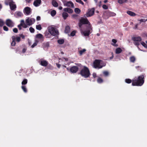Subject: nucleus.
<instances>
[{
    "label": "nucleus",
    "instance_id": "ea45409f",
    "mask_svg": "<svg viewBox=\"0 0 147 147\" xmlns=\"http://www.w3.org/2000/svg\"><path fill=\"white\" fill-rule=\"evenodd\" d=\"M22 88L24 92H27V89H26V87L25 86H22Z\"/></svg>",
    "mask_w": 147,
    "mask_h": 147
},
{
    "label": "nucleus",
    "instance_id": "49530a36",
    "mask_svg": "<svg viewBox=\"0 0 147 147\" xmlns=\"http://www.w3.org/2000/svg\"><path fill=\"white\" fill-rule=\"evenodd\" d=\"M16 39L18 42H19L20 41V37H16Z\"/></svg>",
    "mask_w": 147,
    "mask_h": 147
},
{
    "label": "nucleus",
    "instance_id": "2f4dec72",
    "mask_svg": "<svg viewBox=\"0 0 147 147\" xmlns=\"http://www.w3.org/2000/svg\"><path fill=\"white\" fill-rule=\"evenodd\" d=\"M75 12L77 13H79L80 12V10L78 8H76L74 9Z\"/></svg>",
    "mask_w": 147,
    "mask_h": 147
},
{
    "label": "nucleus",
    "instance_id": "4c0bfd02",
    "mask_svg": "<svg viewBox=\"0 0 147 147\" xmlns=\"http://www.w3.org/2000/svg\"><path fill=\"white\" fill-rule=\"evenodd\" d=\"M4 22L2 20H0V26L2 27L4 24Z\"/></svg>",
    "mask_w": 147,
    "mask_h": 147
},
{
    "label": "nucleus",
    "instance_id": "79ce46f5",
    "mask_svg": "<svg viewBox=\"0 0 147 147\" xmlns=\"http://www.w3.org/2000/svg\"><path fill=\"white\" fill-rule=\"evenodd\" d=\"M141 45L144 47L147 48V45L143 42H141Z\"/></svg>",
    "mask_w": 147,
    "mask_h": 147
},
{
    "label": "nucleus",
    "instance_id": "a19ab883",
    "mask_svg": "<svg viewBox=\"0 0 147 147\" xmlns=\"http://www.w3.org/2000/svg\"><path fill=\"white\" fill-rule=\"evenodd\" d=\"M125 82L127 83H130L131 82V80L129 79H127L125 80Z\"/></svg>",
    "mask_w": 147,
    "mask_h": 147
},
{
    "label": "nucleus",
    "instance_id": "6e6552de",
    "mask_svg": "<svg viewBox=\"0 0 147 147\" xmlns=\"http://www.w3.org/2000/svg\"><path fill=\"white\" fill-rule=\"evenodd\" d=\"M6 25L8 27H12L14 26V22L10 19L6 20L5 22Z\"/></svg>",
    "mask_w": 147,
    "mask_h": 147
},
{
    "label": "nucleus",
    "instance_id": "338daca9",
    "mask_svg": "<svg viewBox=\"0 0 147 147\" xmlns=\"http://www.w3.org/2000/svg\"><path fill=\"white\" fill-rule=\"evenodd\" d=\"M108 1L107 0H105L104 1V2L105 3H106Z\"/></svg>",
    "mask_w": 147,
    "mask_h": 147
},
{
    "label": "nucleus",
    "instance_id": "2eb2a0df",
    "mask_svg": "<svg viewBox=\"0 0 147 147\" xmlns=\"http://www.w3.org/2000/svg\"><path fill=\"white\" fill-rule=\"evenodd\" d=\"M63 10L64 11L70 13H71L73 12V10L69 8H65Z\"/></svg>",
    "mask_w": 147,
    "mask_h": 147
},
{
    "label": "nucleus",
    "instance_id": "8fccbe9b",
    "mask_svg": "<svg viewBox=\"0 0 147 147\" xmlns=\"http://www.w3.org/2000/svg\"><path fill=\"white\" fill-rule=\"evenodd\" d=\"M13 31L14 32L16 33L18 32V29H17V28H15L13 29Z\"/></svg>",
    "mask_w": 147,
    "mask_h": 147
},
{
    "label": "nucleus",
    "instance_id": "69168bd1",
    "mask_svg": "<svg viewBox=\"0 0 147 147\" xmlns=\"http://www.w3.org/2000/svg\"><path fill=\"white\" fill-rule=\"evenodd\" d=\"M127 0H123V2L124 3L126 2Z\"/></svg>",
    "mask_w": 147,
    "mask_h": 147
},
{
    "label": "nucleus",
    "instance_id": "f3484780",
    "mask_svg": "<svg viewBox=\"0 0 147 147\" xmlns=\"http://www.w3.org/2000/svg\"><path fill=\"white\" fill-rule=\"evenodd\" d=\"M20 24L24 28H26L27 27V25L25 24L24 21V20H22L21 21Z\"/></svg>",
    "mask_w": 147,
    "mask_h": 147
},
{
    "label": "nucleus",
    "instance_id": "0eeeda50",
    "mask_svg": "<svg viewBox=\"0 0 147 147\" xmlns=\"http://www.w3.org/2000/svg\"><path fill=\"white\" fill-rule=\"evenodd\" d=\"M132 40L134 41V44L135 45L138 46L140 44V42L141 41L142 39L140 37H133Z\"/></svg>",
    "mask_w": 147,
    "mask_h": 147
},
{
    "label": "nucleus",
    "instance_id": "aec40b11",
    "mask_svg": "<svg viewBox=\"0 0 147 147\" xmlns=\"http://www.w3.org/2000/svg\"><path fill=\"white\" fill-rule=\"evenodd\" d=\"M127 13L128 14H129L130 16H134L136 15V14L135 13L130 11H128L127 12Z\"/></svg>",
    "mask_w": 147,
    "mask_h": 147
},
{
    "label": "nucleus",
    "instance_id": "f704fd0d",
    "mask_svg": "<svg viewBox=\"0 0 147 147\" xmlns=\"http://www.w3.org/2000/svg\"><path fill=\"white\" fill-rule=\"evenodd\" d=\"M36 29L38 30H40L42 29V27L40 24L37 25L36 26Z\"/></svg>",
    "mask_w": 147,
    "mask_h": 147
},
{
    "label": "nucleus",
    "instance_id": "c9c22d12",
    "mask_svg": "<svg viewBox=\"0 0 147 147\" xmlns=\"http://www.w3.org/2000/svg\"><path fill=\"white\" fill-rule=\"evenodd\" d=\"M64 42V40L63 39H60L58 40V42L60 44H62Z\"/></svg>",
    "mask_w": 147,
    "mask_h": 147
},
{
    "label": "nucleus",
    "instance_id": "7ed1b4c3",
    "mask_svg": "<svg viewBox=\"0 0 147 147\" xmlns=\"http://www.w3.org/2000/svg\"><path fill=\"white\" fill-rule=\"evenodd\" d=\"M105 65L106 64L100 60H96L93 63V67L95 68L100 69Z\"/></svg>",
    "mask_w": 147,
    "mask_h": 147
},
{
    "label": "nucleus",
    "instance_id": "e433bc0d",
    "mask_svg": "<svg viewBox=\"0 0 147 147\" xmlns=\"http://www.w3.org/2000/svg\"><path fill=\"white\" fill-rule=\"evenodd\" d=\"M27 83V80L26 79H24L22 83V85L26 84Z\"/></svg>",
    "mask_w": 147,
    "mask_h": 147
},
{
    "label": "nucleus",
    "instance_id": "423d86ee",
    "mask_svg": "<svg viewBox=\"0 0 147 147\" xmlns=\"http://www.w3.org/2000/svg\"><path fill=\"white\" fill-rule=\"evenodd\" d=\"M35 22L34 19L28 17L25 20V22L27 26H30L34 24Z\"/></svg>",
    "mask_w": 147,
    "mask_h": 147
},
{
    "label": "nucleus",
    "instance_id": "c756f323",
    "mask_svg": "<svg viewBox=\"0 0 147 147\" xmlns=\"http://www.w3.org/2000/svg\"><path fill=\"white\" fill-rule=\"evenodd\" d=\"M38 41L37 40H36L35 41V42L33 44V45L31 46V47L32 48H33L35 46L37 45L38 43Z\"/></svg>",
    "mask_w": 147,
    "mask_h": 147
},
{
    "label": "nucleus",
    "instance_id": "393cba45",
    "mask_svg": "<svg viewBox=\"0 0 147 147\" xmlns=\"http://www.w3.org/2000/svg\"><path fill=\"white\" fill-rule=\"evenodd\" d=\"M36 38L40 39H43V36L41 34H39L36 35Z\"/></svg>",
    "mask_w": 147,
    "mask_h": 147
},
{
    "label": "nucleus",
    "instance_id": "f257e3e1",
    "mask_svg": "<svg viewBox=\"0 0 147 147\" xmlns=\"http://www.w3.org/2000/svg\"><path fill=\"white\" fill-rule=\"evenodd\" d=\"M83 24H88V26L87 30L83 31L81 30L82 34L84 36H88L92 30L91 26L88 19L86 18H82L80 21L79 26L81 28Z\"/></svg>",
    "mask_w": 147,
    "mask_h": 147
},
{
    "label": "nucleus",
    "instance_id": "f03ea898",
    "mask_svg": "<svg viewBox=\"0 0 147 147\" xmlns=\"http://www.w3.org/2000/svg\"><path fill=\"white\" fill-rule=\"evenodd\" d=\"M144 76H141L138 77V80H132V85L134 86H141L144 82Z\"/></svg>",
    "mask_w": 147,
    "mask_h": 147
},
{
    "label": "nucleus",
    "instance_id": "09e8293b",
    "mask_svg": "<svg viewBox=\"0 0 147 147\" xmlns=\"http://www.w3.org/2000/svg\"><path fill=\"white\" fill-rule=\"evenodd\" d=\"M102 8L105 9H107L108 8V7L105 5H103L102 6Z\"/></svg>",
    "mask_w": 147,
    "mask_h": 147
},
{
    "label": "nucleus",
    "instance_id": "a18cd8bd",
    "mask_svg": "<svg viewBox=\"0 0 147 147\" xmlns=\"http://www.w3.org/2000/svg\"><path fill=\"white\" fill-rule=\"evenodd\" d=\"M3 29L5 31H8V28L6 26H4L3 27Z\"/></svg>",
    "mask_w": 147,
    "mask_h": 147
},
{
    "label": "nucleus",
    "instance_id": "4be33fe9",
    "mask_svg": "<svg viewBox=\"0 0 147 147\" xmlns=\"http://www.w3.org/2000/svg\"><path fill=\"white\" fill-rule=\"evenodd\" d=\"M12 41L11 43V45L12 46H14L16 44L15 41L16 39V37L14 36H12Z\"/></svg>",
    "mask_w": 147,
    "mask_h": 147
},
{
    "label": "nucleus",
    "instance_id": "a878e982",
    "mask_svg": "<svg viewBox=\"0 0 147 147\" xmlns=\"http://www.w3.org/2000/svg\"><path fill=\"white\" fill-rule=\"evenodd\" d=\"M86 50L85 49H83L82 50L79 51V53L80 55H82L85 53Z\"/></svg>",
    "mask_w": 147,
    "mask_h": 147
},
{
    "label": "nucleus",
    "instance_id": "412c9836",
    "mask_svg": "<svg viewBox=\"0 0 147 147\" xmlns=\"http://www.w3.org/2000/svg\"><path fill=\"white\" fill-rule=\"evenodd\" d=\"M122 51L121 49L119 48H117L115 50V53L116 54H118L121 53Z\"/></svg>",
    "mask_w": 147,
    "mask_h": 147
},
{
    "label": "nucleus",
    "instance_id": "4d7b16f0",
    "mask_svg": "<svg viewBox=\"0 0 147 147\" xmlns=\"http://www.w3.org/2000/svg\"><path fill=\"white\" fill-rule=\"evenodd\" d=\"M20 36L23 39H24L25 38V36L23 34H21L20 35Z\"/></svg>",
    "mask_w": 147,
    "mask_h": 147
},
{
    "label": "nucleus",
    "instance_id": "cd10ccee",
    "mask_svg": "<svg viewBox=\"0 0 147 147\" xmlns=\"http://www.w3.org/2000/svg\"><path fill=\"white\" fill-rule=\"evenodd\" d=\"M68 14L66 12H63L62 14V16L64 19H65L68 16Z\"/></svg>",
    "mask_w": 147,
    "mask_h": 147
},
{
    "label": "nucleus",
    "instance_id": "603ef678",
    "mask_svg": "<svg viewBox=\"0 0 147 147\" xmlns=\"http://www.w3.org/2000/svg\"><path fill=\"white\" fill-rule=\"evenodd\" d=\"M141 22H145L146 21V20L144 19H141L139 20Z\"/></svg>",
    "mask_w": 147,
    "mask_h": 147
},
{
    "label": "nucleus",
    "instance_id": "f8f14e48",
    "mask_svg": "<svg viewBox=\"0 0 147 147\" xmlns=\"http://www.w3.org/2000/svg\"><path fill=\"white\" fill-rule=\"evenodd\" d=\"M70 71L73 73H76L78 70V68L76 66H73L70 69Z\"/></svg>",
    "mask_w": 147,
    "mask_h": 147
},
{
    "label": "nucleus",
    "instance_id": "0e129e2a",
    "mask_svg": "<svg viewBox=\"0 0 147 147\" xmlns=\"http://www.w3.org/2000/svg\"><path fill=\"white\" fill-rule=\"evenodd\" d=\"M59 10H61L62 9V7H59Z\"/></svg>",
    "mask_w": 147,
    "mask_h": 147
},
{
    "label": "nucleus",
    "instance_id": "3c124183",
    "mask_svg": "<svg viewBox=\"0 0 147 147\" xmlns=\"http://www.w3.org/2000/svg\"><path fill=\"white\" fill-rule=\"evenodd\" d=\"M103 74L105 76H107L109 74V73L108 71H105L103 72Z\"/></svg>",
    "mask_w": 147,
    "mask_h": 147
},
{
    "label": "nucleus",
    "instance_id": "7c9ffc66",
    "mask_svg": "<svg viewBox=\"0 0 147 147\" xmlns=\"http://www.w3.org/2000/svg\"><path fill=\"white\" fill-rule=\"evenodd\" d=\"M136 60L134 56H132L130 58V60L131 62H134Z\"/></svg>",
    "mask_w": 147,
    "mask_h": 147
},
{
    "label": "nucleus",
    "instance_id": "13d9d810",
    "mask_svg": "<svg viewBox=\"0 0 147 147\" xmlns=\"http://www.w3.org/2000/svg\"><path fill=\"white\" fill-rule=\"evenodd\" d=\"M40 17L39 16H37L36 18V20H40Z\"/></svg>",
    "mask_w": 147,
    "mask_h": 147
},
{
    "label": "nucleus",
    "instance_id": "6e6d98bb",
    "mask_svg": "<svg viewBox=\"0 0 147 147\" xmlns=\"http://www.w3.org/2000/svg\"><path fill=\"white\" fill-rule=\"evenodd\" d=\"M92 75H93V77L94 78H95V77H96V73H94L93 74H92Z\"/></svg>",
    "mask_w": 147,
    "mask_h": 147
},
{
    "label": "nucleus",
    "instance_id": "20e7f679",
    "mask_svg": "<svg viewBox=\"0 0 147 147\" xmlns=\"http://www.w3.org/2000/svg\"><path fill=\"white\" fill-rule=\"evenodd\" d=\"M80 74L81 75L85 78H88L90 75V71L88 67L84 66L82 69Z\"/></svg>",
    "mask_w": 147,
    "mask_h": 147
},
{
    "label": "nucleus",
    "instance_id": "9b49d317",
    "mask_svg": "<svg viewBox=\"0 0 147 147\" xmlns=\"http://www.w3.org/2000/svg\"><path fill=\"white\" fill-rule=\"evenodd\" d=\"M24 13L27 15H29L31 13L30 8L28 7H25L24 10Z\"/></svg>",
    "mask_w": 147,
    "mask_h": 147
},
{
    "label": "nucleus",
    "instance_id": "e2e57ef3",
    "mask_svg": "<svg viewBox=\"0 0 147 147\" xmlns=\"http://www.w3.org/2000/svg\"><path fill=\"white\" fill-rule=\"evenodd\" d=\"M138 24H136L135 26L134 27V29H136L137 28H138Z\"/></svg>",
    "mask_w": 147,
    "mask_h": 147
},
{
    "label": "nucleus",
    "instance_id": "052dcab7",
    "mask_svg": "<svg viewBox=\"0 0 147 147\" xmlns=\"http://www.w3.org/2000/svg\"><path fill=\"white\" fill-rule=\"evenodd\" d=\"M112 56L109 57V59H112L113 57V53H112Z\"/></svg>",
    "mask_w": 147,
    "mask_h": 147
},
{
    "label": "nucleus",
    "instance_id": "a211bd4d",
    "mask_svg": "<svg viewBox=\"0 0 147 147\" xmlns=\"http://www.w3.org/2000/svg\"><path fill=\"white\" fill-rule=\"evenodd\" d=\"M112 42L111 43L112 45L114 46L115 47H117L118 46V45L116 44V43L117 42V41L116 39H113L112 40Z\"/></svg>",
    "mask_w": 147,
    "mask_h": 147
},
{
    "label": "nucleus",
    "instance_id": "58836bf2",
    "mask_svg": "<svg viewBox=\"0 0 147 147\" xmlns=\"http://www.w3.org/2000/svg\"><path fill=\"white\" fill-rule=\"evenodd\" d=\"M97 81L98 83H101L103 82V80L100 78H98Z\"/></svg>",
    "mask_w": 147,
    "mask_h": 147
},
{
    "label": "nucleus",
    "instance_id": "39448f33",
    "mask_svg": "<svg viewBox=\"0 0 147 147\" xmlns=\"http://www.w3.org/2000/svg\"><path fill=\"white\" fill-rule=\"evenodd\" d=\"M48 32L53 36H55L58 34V32L57 30L53 26H50L47 28Z\"/></svg>",
    "mask_w": 147,
    "mask_h": 147
},
{
    "label": "nucleus",
    "instance_id": "de8ad7c7",
    "mask_svg": "<svg viewBox=\"0 0 147 147\" xmlns=\"http://www.w3.org/2000/svg\"><path fill=\"white\" fill-rule=\"evenodd\" d=\"M76 34L75 31H73L71 33V35L72 36H74Z\"/></svg>",
    "mask_w": 147,
    "mask_h": 147
},
{
    "label": "nucleus",
    "instance_id": "5fc2aeb1",
    "mask_svg": "<svg viewBox=\"0 0 147 147\" xmlns=\"http://www.w3.org/2000/svg\"><path fill=\"white\" fill-rule=\"evenodd\" d=\"M18 26L20 30L21 29V26H22L21 25V24H20V25H18Z\"/></svg>",
    "mask_w": 147,
    "mask_h": 147
},
{
    "label": "nucleus",
    "instance_id": "dca6fc26",
    "mask_svg": "<svg viewBox=\"0 0 147 147\" xmlns=\"http://www.w3.org/2000/svg\"><path fill=\"white\" fill-rule=\"evenodd\" d=\"M9 6L10 9L12 10H13L16 8V5L14 2L10 4Z\"/></svg>",
    "mask_w": 147,
    "mask_h": 147
},
{
    "label": "nucleus",
    "instance_id": "473e14b6",
    "mask_svg": "<svg viewBox=\"0 0 147 147\" xmlns=\"http://www.w3.org/2000/svg\"><path fill=\"white\" fill-rule=\"evenodd\" d=\"M108 15L110 16H115L116 14L114 12H109Z\"/></svg>",
    "mask_w": 147,
    "mask_h": 147
},
{
    "label": "nucleus",
    "instance_id": "680f3d73",
    "mask_svg": "<svg viewBox=\"0 0 147 147\" xmlns=\"http://www.w3.org/2000/svg\"><path fill=\"white\" fill-rule=\"evenodd\" d=\"M26 49H24L22 50V52L23 53H24L26 52Z\"/></svg>",
    "mask_w": 147,
    "mask_h": 147
},
{
    "label": "nucleus",
    "instance_id": "c85d7f7f",
    "mask_svg": "<svg viewBox=\"0 0 147 147\" xmlns=\"http://www.w3.org/2000/svg\"><path fill=\"white\" fill-rule=\"evenodd\" d=\"M69 27L68 26H66L65 28V32L66 33H68L69 32Z\"/></svg>",
    "mask_w": 147,
    "mask_h": 147
},
{
    "label": "nucleus",
    "instance_id": "9d476101",
    "mask_svg": "<svg viewBox=\"0 0 147 147\" xmlns=\"http://www.w3.org/2000/svg\"><path fill=\"white\" fill-rule=\"evenodd\" d=\"M63 4L65 6L71 7L73 8L74 7V3L71 1H65L63 2Z\"/></svg>",
    "mask_w": 147,
    "mask_h": 147
},
{
    "label": "nucleus",
    "instance_id": "c03bdc74",
    "mask_svg": "<svg viewBox=\"0 0 147 147\" xmlns=\"http://www.w3.org/2000/svg\"><path fill=\"white\" fill-rule=\"evenodd\" d=\"M76 2L79 3L83 5L84 4L83 2L81 1V0H76Z\"/></svg>",
    "mask_w": 147,
    "mask_h": 147
},
{
    "label": "nucleus",
    "instance_id": "5701e85b",
    "mask_svg": "<svg viewBox=\"0 0 147 147\" xmlns=\"http://www.w3.org/2000/svg\"><path fill=\"white\" fill-rule=\"evenodd\" d=\"M16 16L17 17H19L23 16L22 13L20 12H17L16 13Z\"/></svg>",
    "mask_w": 147,
    "mask_h": 147
},
{
    "label": "nucleus",
    "instance_id": "bf43d9fd",
    "mask_svg": "<svg viewBox=\"0 0 147 147\" xmlns=\"http://www.w3.org/2000/svg\"><path fill=\"white\" fill-rule=\"evenodd\" d=\"M56 65L57 66V67L59 68L60 67V64H58V63H56Z\"/></svg>",
    "mask_w": 147,
    "mask_h": 147
},
{
    "label": "nucleus",
    "instance_id": "864d4df0",
    "mask_svg": "<svg viewBox=\"0 0 147 147\" xmlns=\"http://www.w3.org/2000/svg\"><path fill=\"white\" fill-rule=\"evenodd\" d=\"M118 2L120 4H122L124 3L123 0H118Z\"/></svg>",
    "mask_w": 147,
    "mask_h": 147
},
{
    "label": "nucleus",
    "instance_id": "ddd939ff",
    "mask_svg": "<svg viewBox=\"0 0 147 147\" xmlns=\"http://www.w3.org/2000/svg\"><path fill=\"white\" fill-rule=\"evenodd\" d=\"M41 3V0H36L34 1L33 4L35 6L37 7L40 5Z\"/></svg>",
    "mask_w": 147,
    "mask_h": 147
},
{
    "label": "nucleus",
    "instance_id": "37998d69",
    "mask_svg": "<svg viewBox=\"0 0 147 147\" xmlns=\"http://www.w3.org/2000/svg\"><path fill=\"white\" fill-rule=\"evenodd\" d=\"M29 30L31 33H34V29L32 27H30L29 28Z\"/></svg>",
    "mask_w": 147,
    "mask_h": 147
},
{
    "label": "nucleus",
    "instance_id": "1a4fd4ad",
    "mask_svg": "<svg viewBox=\"0 0 147 147\" xmlns=\"http://www.w3.org/2000/svg\"><path fill=\"white\" fill-rule=\"evenodd\" d=\"M94 8H92L89 9L88 12L86 13V16L88 17L92 16L94 13Z\"/></svg>",
    "mask_w": 147,
    "mask_h": 147
},
{
    "label": "nucleus",
    "instance_id": "6ab92c4d",
    "mask_svg": "<svg viewBox=\"0 0 147 147\" xmlns=\"http://www.w3.org/2000/svg\"><path fill=\"white\" fill-rule=\"evenodd\" d=\"M52 36L49 32H48V30L47 31L45 34V36L47 38H51V36Z\"/></svg>",
    "mask_w": 147,
    "mask_h": 147
},
{
    "label": "nucleus",
    "instance_id": "b1692460",
    "mask_svg": "<svg viewBox=\"0 0 147 147\" xmlns=\"http://www.w3.org/2000/svg\"><path fill=\"white\" fill-rule=\"evenodd\" d=\"M13 2L12 0H5V3L6 5H8Z\"/></svg>",
    "mask_w": 147,
    "mask_h": 147
},
{
    "label": "nucleus",
    "instance_id": "774afa93",
    "mask_svg": "<svg viewBox=\"0 0 147 147\" xmlns=\"http://www.w3.org/2000/svg\"><path fill=\"white\" fill-rule=\"evenodd\" d=\"M31 0H26V1L28 2H30Z\"/></svg>",
    "mask_w": 147,
    "mask_h": 147
},
{
    "label": "nucleus",
    "instance_id": "bb28decb",
    "mask_svg": "<svg viewBox=\"0 0 147 147\" xmlns=\"http://www.w3.org/2000/svg\"><path fill=\"white\" fill-rule=\"evenodd\" d=\"M52 5L55 7H57L58 6V4L56 1L54 0H53L52 1Z\"/></svg>",
    "mask_w": 147,
    "mask_h": 147
},
{
    "label": "nucleus",
    "instance_id": "72a5a7b5",
    "mask_svg": "<svg viewBox=\"0 0 147 147\" xmlns=\"http://www.w3.org/2000/svg\"><path fill=\"white\" fill-rule=\"evenodd\" d=\"M51 15L52 16H55L56 14V11L54 10H53L51 11Z\"/></svg>",
    "mask_w": 147,
    "mask_h": 147
},
{
    "label": "nucleus",
    "instance_id": "4468645a",
    "mask_svg": "<svg viewBox=\"0 0 147 147\" xmlns=\"http://www.w3.org/2000/svg\"><path fill=\"white\" fill-rule=\"evenodd\" d=\"M40 64L42 66H46L48 64V63L46 61L42 59L40 61Z\"/></svg>",
    "mask_w": 147,
    "mask_h": 147
}]
</instances>
